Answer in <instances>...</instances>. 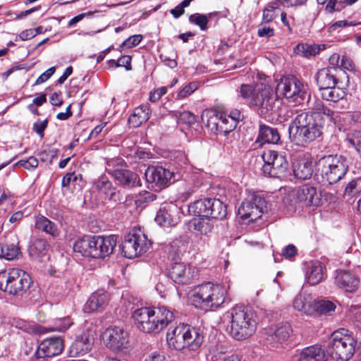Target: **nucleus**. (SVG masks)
<instances>
[{"mask_svg":"<svg viewBox=\"0 0 361 361\" xmlns=\"http://www.w3.org/2000/svg\"><path fill=\"white\" fill-rule=\"evenodd\" d=\"M64 348L63 341L59 336L44 339L38 345L35 355L36 358L50 357L61 353Z\"/></svg>","mask_w":361,"mask_h":361,"instance_id":"f3484780","label":"nucleus"},{"mask_svg":"<svg viewBox=\"0 0 361 361\" xmlns=\"http://www.w3.org/2000/svg\"><path fill=\"white\" fill-rule=\"evenodd\" d=\"M188 325L179 324L173 329H169L166 333V342L169 347L176 350L185 348V342L188 332Z\"/></svg>","mask_w":361,"mask_h":361,"instance_id":"6ab92c4d","label":"nucleus"},{"mask_svg":"<svg viewBox=\"0 0 361 361\" xmlns=\"http://www.w3.org/2000/svg\"><path fill=\"white\" fill-rule=\"evenodd\" d=\"M209 204L208 208V218L211 217L216 219H223L227 214L226 206L219 199L209 198Z\"/></svg>","mask_w":361,"mask_h":361,"instance_id":"58836bf2","label":"nucleus"},{"mask_svg":"<svg viewBox=\"0 0 361 361\" xmlns=\"http://www.w3.org/2000/svg\"><path fill=\"white\" fill-rule=\"evenodd\" d=\"M149 107L142 104L136 107L128 118V123L133 128H137L149 118Z\"/></svg>","mask_w":361,"mask_h":361,"instance_id":"f704fd0d","label":"nucleus"},{"mask_svg":"<svg viewBox=\"0 0 361 361\" xmlns=\"http://www.w3.org/2000/svg\"><path fill=\"white\" fill-rule=\"evenodd\" d=\"M320 94L322 99L335 103L343 99L346 96V92L344 88L334 85L325 89L322 88Z\"/></svg>","mask_w":361,"mask_h":361,"instance_id":"c9c22d12","label":"nucleus"},{"mask_svg":"<svg viewBox=\"0 0 361 361\" xmlns=\"http://www.w3.org/2000/svg\"><path fill=\"white\" fill-rule=\"evenodd\" d=\"M345 118L350 119L354 123L361 124V112L348 111L345 114Z\"/></svg>","mask_w":361,"mask_h":361,"instance_id":"774afa93","label":"nucleus"},{"mask_svg":"<svg viewBox=\"0 0 361 361\" xmlns=\"http://www.w3.org/2000/svg\"><path fill=\"white\" fill-rule=\"evenodd\" d=\"M291 333L292 328L290 324H279L274 329H269L266 338L267 343L273 348H277L289 338Z\"/></svg>","mask_w":361,"mask_h":361,"instance_id":"4be33fe9","label":"nucleus"},{"mask_svg":"<svg viewBox=\"0 0 361 361\" xmlns=\"http://www.w3.org/2000/svg\"><path fill=\"white\" fill-rule=\"evenodd\" d=\"M31 278L25 271L13 268L0 271V289L13 295H20L29 289Z\"/></svg>","mask_w":361,"mask_h":361,"instance_id":"1a4fd4ad","label":"nucleus"},{"mask_svg":"<svg viewBox=\"0 0 361 361\" xmlns=\"http://www.w3.org/2000/svg\"><path fill=\"white\" fill-rule=\"evenodd\" d=\"M94 188L105 195V199L114 202H120L121 192L113 186L112 183L106 176H101L94 182Z\"/></svg>","mask_w":361,"mask_h":361,"instance_id":"bb28decb","label":"nucleus"},{"mask_svg":"<svg viewBox=\"0 0 361 361\" xmlns=\"http://www.w3.org/2000/svg\"><path fill=\"white\" fill-rule=\"evenodd\" d=\"M242 118L243 115L238 109L231 110L229 114L221 112L218 125V135H226L233 132Z\"/></svg>","mask_w":361,"mask_h":361,"instance_id":"5701e85b","label":"nucleus"},{"mask_svg":"<svg viewBox=\"0 0 361 361\" xmlns=\"http://www.w3.org/2000/svg\"><path fill=\"white\" fill-rule=\"evenodd\" d=\"M180 209L177 205L170 203L162 206L157 212L155 221L164 228L176 226L179 221Z\"/></svg>","mask_w":361,"mask_h":361,"instance_id":"a211bd4d","label":"nucleus"},{"mask_svg":"<svg viewBox=\"0 0 361 361\" xmlns=\"http://www.w3.org/2000/svg\"><path fill=\"white\" fill-rule=\"evenodd\" d=\"M169 277L178 284H190L197 276V270L184 262H173L168 269Z\"/></svg>","mask_w":361,"mask_h":361,"instance_id":"4468645a","label":"nucleus"},{"mask_svg":"<svg viewBox=\"0 0 361 361\" xmlns=\"http://www.w3.org/2000/svg\"><path fill=\"white\" fill-rule=\"evenodd\" d=\"M188 332L187 335V340L185 342V350H197L201 346L204 336L200 332L199 329H197L194 327H192L188 325Z\"/></svg>","mask_w":361,"mask_h":361,"instance_id":"4c0bfd02","label":"nucleus"},{"mask_svg":"<svg viewBox=\"0 0 361 361\" xmlns=\"http://www.w3.org/2000/svg\"><path fill=\"white\" fill-rule=\"evenodd\" d=\"M230 319V334L235 340L243 341L250 338L256 331L257 317L250 308L235 305L227 312Z\"/></svg>","mask_w":361,"mask_h":361,"instance_id":"39448f33","label":"nucleus"},{"mask_svg":"<svg viewBox=\"0 0 361 361\" xmlns=\"http://www.w3.org/2000/svg\"><path fill=\"white\" fill-rule=\"evenodd\" d=\"M348 170L347 159L338 154H330L321 157L317 161V171L322 181L334 184L341 180Z\"/></svg>","mask_w":361,"mask_h":361,"instance_id":"6e6552de","label":"nucleus"},{"mask_svg":"<svg viewBox=\"0 0 361 361\" xmlns=\"http://www.w3.org/2000/svg\"><path fill=\"white\" fill-rule=\"evenodd\" d=\"M221 112L207 109L203 111L201 115L202 123L214 134L218 135V125L220 121Z\"/></svg>","mask_w":361,"mask_h":361,"instance_id":"72a5a7b5","label":"nucleus"},{"mask_svg":"<svg viewBox=\"0 0 361 361\" xmlns=\"http://www.w3.org/2000/svg\"><path fill=\"white\" fill-rule=\"evenodd\" d=\"M78 180V176L75 173H66L62 179V187L68 188L70 186L72 182H75Z\"/></svg>","mask_w":361,"mask_h":361,"instance_id":"338daca9","label":"nucleus"},{"mask_svg":"<svg viewBox=\"0 0 361 361\" xmlns=\"http://www.w3.org/2000/svg\"><path fill=\"white\" fill-rule=\"evenodd\" d=\"M56 71V68L52 66L40 75L35 81L36 85L46 82Z\"/></svg>","mask_w":361,"mask_h":361,"instance_id":"e2e57ef3","label":"nucleus"},{"mask_svg":"<svg viewBox=\"0 0 361 361\" xmlns=\"http://www.w3.org/2000/svg\"><path fill=\"white\" fill-rule=\"evenodd\" d=\"M106 345L114 350L126 348L128 343V334L123 328L112 326L106 329L103 334Z\"/></svg>","mask_w":361,"mask_h":361,"instance_id":"2eb2a0df","label":"nucleus"},{"mask_svg":"<svg viewBox=\"0 0 361 361\" xmlns=\"http://www.w3.org/2000/svg\"><path fill=\"white\" fill-rule=\"evenodd\" d=\"M313 308L314 309V314L317 313L321 314H325L332 311H334L336 305L334 302L329 300H315Z\"/></svg>","mask_w":361,"mask_h":361,"instance_id":"a18cd8bd","label":"nucleus"},{"mask_svg":"<svg viewBox=\"0 0 361 361\" xmlns=\"http://www.w3.org/2000/svg\"><path fill=\"white\" fill-rule=\"evenodd\" d=\"M20 254L19 247L14 244H0V257L7 260L16 259Z\"/></svg>","mask_w":361,"mask_h":361,"instance_id":"37998d69","label":"nucleus"},{"mask_svg":"<svg viewBox=\"0 0 361 361\" xmlns=\"http://www.w3.org/2000/svg\"><path fill=\"white\" fill-rule=\"evenodd\" d=\"M18 164L25 169L27 170H34L38 166V160L37 158L34 157H30L27 159L20 160L18 161Z\"/></svg>","mask_w":361,"mask_h":361,"instance_id":"5fc2aeb1","label":"nucleus"},{"mask_svg":"<svg viewBox=\"0 0 361 361\" xmlns=\"http://www.w3.org/2000/svg\"><path fill=\"white\" fill-rule=\"evenodd\" d=\"M73 324V321L69 317L56 319L54 324L46 328L47 332L51 331H65Z\"/></svg>","mask_w":361,"mask_h":361,"instance_id":"c03bdc74","label":"nucleus"},{"mask_svg":"<svg viewBox=\"0 0 361 361\" xmlns=\"http://www.w3.org/2000/svg\"><path fill=\"white\" fill-rule=\"evenodd\" d=\"M109 175L114 178L118 185L124 188L130 189L141 185L139 176L129 169H116L109 171Z\"/></svg>","mask_w":361,"mask_h":361,"instance_id":"412c9836","label":"nucleus"},{"mask_svg":"<svg viewBox=\"0 0 361 361\" xmlns=\"http://www.w3.org/2000/svg\"><path fill=\"white\" fill-rule=\"evenodd\" d=\"M156 198V195L150 192L144 191L143 192L140 193L139 196L137 197V199L135 201L137 206L141 207L145 203L153 202Z\"/></svg>","mask_w":361,"mask_h":361,"instance_id":"603ef678","label":"nucleus"},{"mask_svg":"<svg viewBox=\"0 0 361 361\" xmlns=\"http://www.w3.org/2000/svg\"><path fill=\"white\" fill-rule=\"evenodd\" d=\"M198 88V84L192 82L183 87L177 94L178 99H183L192 94Z\"/></svg>","mask_w":361,"mask_h":361,"instance_id":"864d4df0","label":"nucleus"},{"mask_svg":"<svg viewBox=\"0 0 361 361\" xmlns=\"http://www.w3.org/2000/svg\"><path fill=\"white\" fill-rule=\"evenodd\" d=\"M278 1L269 4L263 11L262 21L265 23L271 22L276 18L275 11L279 8Z\"/></svg>","mask_w":361,"mask_h":361,"instance_id":"09e8293b","label":"nucleus"},{"mask_svg":"<svg viewBox=\"0 0 361 361\" xmlns=\"http://www.w3.org/2000/svg\"><path fill=\"white\" fill-rule=\"evenodd\" d=\"M335 284L345 292H355L360 286V279L353 274L340 270L335 276Z\"/></svg>","mask_w":361,"mask_h":361,"instance_id":"393cba45","label":"nucleus"},{"mask_svg":"<svg viewBox=\"0 0 361 361\" xmlns=\"http://www.w3.org/2000/svg\"><path fill=\"white\" fill-rule=\"evenodd\" d=\"M145 178L148 183L154 184L159 189L169 185L175 180V174L162 166H149L145 171Z\"/></svg>","mask_w":361,"mask_h":361,"instance_id":"dca6fc26","label":"nucleus"},{"mask_svg":"<svg viewBox=\"0 0 361 361\" xmlns=\"http://www.w3.org/2000/svg\"><path fill=\"white\" fill-rule=\"evenodd\" d=\"M123 161L121 159H111L106 160V171L109 174V171L120 169L119 166L122 164Z\"/></svg>","mask_w":361,"mask_h":361,"instance_id":"bf43d9fd","label":"nucleus"},{"mask_svg":"<svg viewBox=\"0 0 361 361\" xmlns=\"http://www.w3.org/2000/svg\"><path fill=\"white\" fill-rule=\"evenodd\" d=\"M337 71L335 67H329L320 69L315 75V80L319 91L330 86L337 85L338 81L335 72Z\"/></svg>","mask_w":361,"mask_h":361,"instance_id":"cd10ccee","label":"nucleus"},{"mask_svg":"<svg viewBox=\"0 0 361 361\" xmlns=\"http://www.w3.org/2000/svg\"><path fill=\"white\" fill-rule=\"evenodd\" d=\"M275 94L277 97L282 96L297 102H300L298 99L304 100L307 96L303 83L293 76L281 78L277 83Z\"/></svg>","mask_w":361,"mask_h":361,"instance_id":"f8f14e48","label":"nucleus"},{"mask_svg":"<svg viewBox=\"0 0 361 361\" xmlns=\"http://www.w3.org/2000/svg\"><path fill=\"white\" fill-rule=\"evenodd\" d=\"M116 245L115 235H85L75 241L73 249L82 257L102 259L111 255Z\"/></svg>","mask_w":361,"mask_h":361,"instance_id":"20e7f679","label":"nucleus"},{"mask_svg":"<svg viewBox=\"0 0 361 361\" xmlns=\"http://www.w3.org/2000/svg\"><path fill=\"white\" fill-rule=\"evenodd\" d=\"M34 226L36 230L44 232L52 237H57L60 233L56 224L41 214L35 216Z\"/></svg>","mask_w":361,"mask_h":361,"instance_id":"2f4dec72","label":"nucleus"},{"mask_svg":"<svg viewBox=\"0 0 361 361\" xmlns=\"http://www.w3.org/2000/svg\"><path fill=\"white\" fill-rule=\"evenodd\" d=\"M324 277L323 267L320 262H312L307 267L306 271L307 281L311 286L320 283Z\"/></svg>","mask_w":361,"mask_h":361,"instance_id":"e433bc0d","label":"nucleus"},{"mask_svg":"<svg viewBox=\"0 0 361 361\" xmlns=\"http://www.w3.org/2000/svg\"><path fill=\"white\" fill-rule=\"evenodd\" d=\"M345 141L361 156V130H355L347 135Z\"/></svg>","mask_w":361,"mask_h":361,"instance_id":"de8ad7c7","label":"nucleus"},{"mask_svg":"<svg viewBox=\"0 0 361 361\" xmlns=\"http://www.w3.org/2000/svg\"><path fill=\"white\" fill-rule=\"evenodd\" d=\"M324 127V119L319 116L300 113L289 126L290 139L294 145L305 147L322 135Z\"/></svg>","mask_w":361,"mask_h":361,"instance_id":"7ed1b4c3","label":"nucleus"},{"mask_svg":"<svg viewBox=\"0 0 361 361\" xmlns=\"http://www.w3.org/2000/svg\"><path fill=\"white\" fill-rule=\"evenodd\" d=\"M326 106H324L321 102H317L314 103V106L312 108V111L305 112L308 115L312 116H319L321 119H324L322 116V112L323 111V109H324Z\"/></svg>","mask_w":361,"mask_h":361,"instance_id":"052dcab7","label":"nucleus"},{"mask_svg":"<svg viewBox=\"0 0 361 361\" xmlns=\"http://www.w3.org/2000/svg\"><path fill=\"white\" fill-rule=\"evenodd\" d=\"M265 207L264 198L252 195L241 203L238 212L241 219L255 221L262 216Z\"/></svg>","mask_w":361,"mask_h":361,"instance_id":"ddd939ff","label":"nucleus"},{"mask_svg":"<svg viewBox=\"0 0 361 361\" xmlns=\"http://www.w3.org/2000/svg\"><path fill=\"white\" fill-rule=\"evenodd\" d=\"M315 299L312 298L311 294L302 292L300 293L293 300V307L295 310L302 312L307 315L314 314Z\"/></svg>","mask_w":361,"mask_h":361,"instance_id":"c85d7f7f","label":"nucleus"},{"mask_svg":"<svg viewBox=\"0 0 361 361\" xmlns=\"http://www.w3.org/2000/svg\"><path fill=\"white\" fill-rule=\"evenodd\" d=\"M36 36V33L33 29H27L22 31L16 37L15 41L20 39L23 41L28 40Z\"/></svg>","mask_w":361,"mask_h":361,"instance_id":"69168bd1","label":"nucleus"},{"mask_svg":"<svg viewBox=\"0 0 361 361\" xmlns=\"http://www.w3.org/2000/svg\"><path fill=\"white\" fill-rule=\"evenodd\" d=\"M325 351L319 345L305 348L300 353L298 361H326Z\"/></svg>","mask_w":361,"mask_h":361,"instance_id":"473e14b6","label":"nucleus"},{"mask_svg":"<svg viewBox=\"0 0 361 361\" xmlns=\"http://www.w3.org/2000/svg\"><path fill=\"white\" fill-rule=\"evenodd\" d=\"M142 39V36L141 35H132L122 43L121 47L128 49L134 47L140 43Z\"/></svg>","mask_w":361,"mask_h":361,"instance_id":"6e6d98bb","label":"nucleus"},{"mask_svg":"<svg viewBox=\"0 0 361 361\" xmlns=\"http://www.w3.org/2000/svg\"><path fill=\"white\" fill-rule=\"evenodd\" d=\"M190 227L201 234H207L209 233L212 228V226L208 218L193 219L190 222Z\"/></svg>","mask_w":361,"mask_h":361,"instance_id":"79ce46f5","label":"nucleus"},{"mask_svg":"<svg viewBox=\"0 0 361 361\" xmlns=\"http://www.w3.org/2000/svg\"><path fill=\"white\" fill-rule=\"evenodd\" d=\"M209 198L195 201L188 206V212L191 215L208 218Z\"/></svg>","mask_w":361,"mask_h":361,"instance_id":"ea45409f","label":"nucleus"},{"mask_svg":"<svg viewBox=\"0 0 361 361\" xmlns=\"http://www.w3.org/2000/svg\"><path fill=\"white\" fill-rule=\"evenodd\" d=\"M47 243L45 240L37 238L34 240L32 245L30 247V252L36 255H42L47 248Z\"/></svg>","mask_w":361,"mask_h":361,"instance_id":"8fccbe9b","label":"nucleus"},{"mask_svg":"<svg viewBox=\"0 0 361 361\" xmlns=\"http://www.w3.org/2000/svg\"><path fill=\"white\" fill-rule=\"evenodd\" d=\"M48 121L45 119L43 121H38L33 125L34 131L37 133L40 137H44V131L47 127Z\"/></svg>","mask_w":361,"mask_h":361,"instance_id":"0e129e2a","label":"nucleus"},{"mask_svg":"<svg viewBox=\"0 0 361 361\" xmlns=\"http://www.w3.org/2000/svg\"><path fill=\"white\" fill-rule=\"evenodd\" d=\"M361 192V177L350 181L345 186L344 195L348 197H354L360 194Z\"/></svg>","mask_w":361,"mask_h":361,"instance_id":"49530a36","label":"nucleus"},{"mask_svg":"<svg viewBox=\"0 0 361 361\" xmlns=\"http://www.w3.org/2000/svg\"><path fill=\"white\" fill-rule=\"evenodd\" d=\"M280 140L281 137L277 129L266 125L259 126L258 136L256 140L257 142L261 145L266 143L278 144Z\"/></svg>","mask_w":361,"mask_h":361,"instance_id":"c756f323","label":"nucleus"},{"mask_svg":"<svg viewBox=\"0 0 361 361\" xmlns=\"http://www.w3.org/2000/svg\"><path fill=\"white\" fill-rule=\"evenodd\" d=\"M293 197L302 206H317L320 202V194L315 187L305 184L297 188L293 193Z\"/></svg>","mask_w":361,"mask_h":361,"instance_id":"aec40b11","label":"nucleus"},{"mask_svg":"<svg viewBox=\"0 0 361 361\" xmlns=\"http://www.w3.org/2000/svg\"><path fill=\"white\" fill-rule=\"evenodd\" d=\"M226 288L220 284L210 282L195 286L189 293L192 304L205 311L216 309L225 302Z\"/></svg>","mask_w":361,"mask_h":361,"instance_id":"423d86ee","label":"nucleus"},{"mask_svg":"<svg viewBox=\"0 0 361 361\" xmlns=\"http://www.w3.org/2000/svg\"><path fill=\"white\" fill-rule=\"evenodd\" d=\"M295 176L301 180L310 178L313 173V164L310 159L303 157L297 161L293 166Z\"/></svg>","mask_w":361,"mask_h":361,"instance_id":"7c9ffc66","label":"nucleus"},{"mask_svg":"<svg viewBox=\"0 0 361 361\" xmlns=\"http://www.w3.org/2000/svg\"><path fill=\"white\" fill-rule=\"evenodd\" d=\"M93 345V338L88 331H84L78 336L70 347L71 357L84 355L90 351Z\"/></svg>","mask_w":361,"mask_h":361,"instance_id":"a878e982","label":"nucleus"},{"mask_svg":"<svg viewBox=\"0 0 361 361\" xmlns=\"http://www.w3.org/2000/svg\"><path fill=\"white\" fill-rule=\"evenodd\" d=\"M110 300L109 294L102 290H99L93 293L87 299L83 306V311L91 313L95 311L103 310L108 305Z\"/></svg>","mask_w":361,"mask_h":361,"instance_id":"b1692460","label":"nucleus"},{"mask_svg":"<svg viewBox=\"0 0 361 361\" xmlns=\"http://www.w3.org/2000/svg\"><path fill=\"white\" fill-rule=\"evenodd\" d=\"M178 118L180 121L190 125L194 123L196 121L195 116L190 111L179 113Z\"/></svg>","mask_w":361,"mask_h":361,"instance_id":"13d9d810","label":"nucleus"},{"mask_svg":"<svg viewBox=\"0 0 361 361\" xmlns=\"http://www.w3.org/2000/svg\"><path fill=\"white\" fill-rule=\"evenodd\" d=\"M217 16V12L209 13L207 15L194 13L190 16L189 21L191 23L199 26L201 30L205 31L207 29V25L209 22V19L212 16Z\"/></svg>","mask_w":361,"mask_h":361,"instance_id":"a19ab883","label":"nucleus"},{"mask_svg":"<svg viewBox=\"0 0 361 361\" xmlns=\"http://www.w3.org/2000/svg\"><path fill=\"white\" fill-rule=\"evenodd\" d=\"M150 242L140 231L130 232L125 236L121 245L122 255L126 258H133L148 250Z\"/></svg>","mask_w":361,"mask_h":361,"instance_id":"9b49d317","label":"nucleus"},{"mask_svg":"<svg viewBox=\"0 0 361 361\" xmlns=\"http://www.w3.org/2000/svg\"><path fill=\"white\" fill-rule=\"evenodd\" d=\"M136 327L142 333L158 334L175 319L174 312L166 306L143 307L132 314Z\"/></svg>","mask_w":361,"mask_h":361,"instance_id":"f257e3e1","label":"nucleus"},{"mask_svg":"<svg viewBox=\"0 0 361 361\" xmlns=\"http://www.w3.org/2000/svg\"><path fill=\"white\" fill-rule=\"evenodd\" d=\"M357 341L346 329H339L331 334L328 345V353L336 361H347L355 352Z\"/></svg>","mask_w":361,"mask_h":361,"instance_id":"0eeeda50","label":"nucleus"},{"mask_svg":"<svg viewBox=\"0 0 361 361\" xmlns=\"http://www.w3.org/2000/svg\"><path fill=\"white\" fill-rule=\"evenodd\" d=\"M13 326L25 332L31 334L36 331L35 326L27 321L23 319H16L13 322Z\"/></svg>","mask_w":361,"mask_h":361,"instance_id":"3c124183","label":"nucleus"},{"mask_svg":"<svg viewBox=\"0 0 361 361\" xmlns=\"http://www.w3.org/2000/svg\"><path fill=\"white\" fill-rule=\"evenodd\" d=\"M239 93L246 104L262 117H267L276 108L277 96L269 84H243L240 87Z\"/></svg>","mask_w":361,"mask_h":361,"instance_id":"f03ea898","label":"nucleus"},{"mask_svg":"<svg viewBox=\"0 0 361 361\" xmlns=\"http://www.w3.org/2000/svg\"><path fill=\"white\" fill-rule=\"evenodd\" d=\"M262 158L264 161L262 171L264 176L281 178L286 174L288 161L283 154L274 150H265Z\"/></svg>","mask_w":361,"mask_h":361,"instance_id":"9d476101","label":"nucleus"},{"mask_svg":"<svg viewBox=\"0 0 361 361\" xmlns=\"http://www.w3.org/2000/svg\"><path fill=\"white\" fill-rule=\"evenodd\" d=\"M166 87H161L155 90L154 92H150L149 100L152 102H157L166 93Z\"/></svg>","mask_w":361,"mask_h":361,"instance_id":"680f3d73","label":"nucleus"},{"mask_svg":"<svg viewBox=\"0 0 361 361\" xmlns=\"http://www.w3.org/2000/svg\"><path fill=\"white\" fill-rule=\"evenodd\" d=\"M322 110V116L323 117L326 116L331 122L334 124H338L340 116L337 112L331 110L327 106L324 107Z\"/></svg>","mask_w":361,"mask_h":361,"instance_id":"4d7b16f0","label":"nucleus"}]
</instances>
